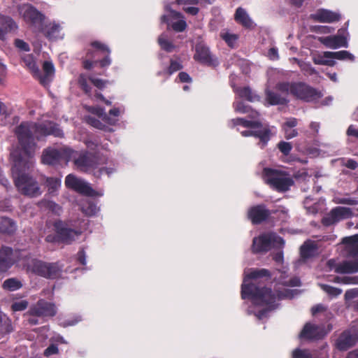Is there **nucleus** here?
Here are the masks:
<instances>
[{"mask_svg": "<svg viewBox=\"0 0 358 358\" xmlns=\"http://www.w3.org/2000/svg\"><path fill=\"white\" fill-rule=\"evenodd\" d=\"M14 133L24 155L29 158H23L21 150L17 148L10 152L15 185L20 194L31 198L37 197L42 193L38 182L26 172L34 164L31 158L38 149L36 141H43L49 135L63 137L64 133L56 123L48 120L39 122H22L15 127Z\"/></svg>", "mask_w": 358, "mask_h": 358, "instance_id": "1", "label": "nucleus"}, {"mask_svg": "<svg viewBox=\"0 0 358 358\" xmlns=\"http://www.w3.org/2000/svg\"><path fill=\"white\" fill-rule=\"evenodd\" d=\"M270 276L269 271L266 268L251 271L244 278L241 287L242 298L250 297L255 303L271 306L275 301V295L271 289L266 287L260 288L254 282L246 284L249 279L256 280L262 277L270 278Z\"/></svg>", "mask_w": 358, "mask_h": 358, "instance_id": "2", "label": "nucleus"}, {"mask_svg": "<svg viewBox=\"0 0 358 358\" xmlns=\"http://www.w3.org/2000/svg\"><path fill=\"white\" fill-rule=\"evenodd\" d=\"M276 89L308 102L315 101L322 96L320 91L303 82L279 83L276 85Z\"/></svg>", "mask_w": 358, "mask_h": 358, "instance_id": "3", "label": "nucleus"}, {"mask_svg": "<svg viewBox=\"0 0 358 358\" xmlns=\"http://www.w3.org/2000/svg\"><path fill=\"white\" fill-rule=\"evenodd\" d=\"M265 180L271 187L278 192H286L294 185L289 176L277 170L265 169Z\"/></svg>", "mask_w": 358, "mask_h": 358, "instance_id": "4", "label": "nucleus"}, {"mask_svg": "<svg viewBox=\"0 0 358 358\" xmlns=\"http://www.w3.org/2000/svg\"><path fill=\"white\" fill-rule=\"evenodd\" d=\"M27 270L46 278H56L60 275L61 268L56 263H47L31 259L27 262Z\"/></svg>", "mask_w": 358, "mask_h": 358, "instance_id": "5", "label": "nucleus"}, {"mask_svg": "<svg viewBox=\"0 0 358 358\" xmlns=\"http://www.w3.org/2000/svg\"><path fill=\"white\" fill-rule=\"evenodd\" d=\"M284 240L274 233L264 234L253 239L252 250L254 252H267L272 248H282Z\"/></svg>", "mask_w": 358, "mask_h": 358, "instance_id": "6", "label": "nucleus"}, {"mask_svg": "<svg viewBox=\"0 0 358 358\" xmlns=\"http://www.w3.org/2000/svg\"><path fill=\"white\" fill-rule=\"evenodd\" d=\"M74 151L64 147L60 149L48 148L43 150L41 161L43 164L53 165L64 160L68 162L71 159V155Z\"/></svg>", "mask_w": 358, "mask_h": 358, "instance_id": "7", "label": "nucleus"}, {"mask_svg": "<svg viewBox=\"0 0 358 358\" xmlns=\"http://www.w3.org/2000/svg\"><path fill=\"white\" fill-rule=\"evenodd\" d=\"M18 10L27 23L29 24L37 31L42 29L45 16L34 7L29 4H24L19 6Z\"/></svg>", "mask_w": 358, "mask_h": 358, "instance_id": "8", "label": "nucleus"}, {"mask_svg": "<svg viewBox=\"0 0 358 358\" xmlns=\"http://www.w3.org/2000/svg\"><path fill=\"white\" fill-rule=\"evenodd\" d=\"M74 164L77 169L82 172H89L94 170L96 167L95 157L88 152H75L71 155Z\"/></svg>", "mask_w": 358, "mask_h": 358, "instance_id": "9", "label": "nucleus"}, {"mask_svg": "<svg viewBox=\"0 0 358 358\" xmlns=\"http://www.w3.org/2000/svg\"><path fill=\"white\" fill-rule=\"evenodd\" d=\"M65 185L67 187L86 196L97 195L87 182L73 174H69L66 177Z\"/></svg>", "mask_w": 358, "mask_h": 358, "instance_id": "10", "label": "nucleus"}, {"mask_svg": "<svg viewBox=\"0 0 358 358\" xmlns=\"http://www.w3.org/2000/svg\"><path fill=\"white\" fill-rule=\"evenodd\" d=\"M353 216L352 209L347 207L337 206L332 208L322 220L324 226H331L341 220H345Z\"/></svg>", "mask_w": 358, "mask_h": 358, "instance_id": "11", "label": "nucleus"}, {"mask_svg": "<svg viewBox=\"0 0 358 358\" xmlns=\"http://www.w3.org/2000/svg\"><path fill=\"white\" fill-rule=\"evenodd\" d=\"M194 58L209 66H217L219 64L217 58L211 54L209 48L201 43L196 45Z\"/></svg>", "mask_w": 358, "mask_h": 358, "instance_id": "12", "label": "nucleus"}, {"mask_svg": "<svg viewBox=\"0 0 358 358\" xmlns=\"http://www.w3.org/2000/svg\"><path fill=\"white\" fill-rule=\"evenodd\" d=\"M55 228L58 234L59 240L64 243L70 244L78 238L81 232L75 231L66 227L62 222H57L55 224Z\"/></svg>", "mask_w": 358, "mask_h": 358, "instance_id": "13", "label": "nucleus"}, {"mask_svg": "<svg viewBox=\"0 0 358 358\" xmlns=\"http://www.w3.org/2000/svg\"><path fill=\"white\" fill-rule=\"evenodd\" d=\"M29 313L36 316L52 317L56 314L57 309L54 303L40 300L29 310Z\"/></svg>", "mask_w": 358, "mask_h": 358, "instance_id": "14", "label": "nucleus"}, {"mask_svg": "<svg viewBox=\"0 0 358 358\" xmlns=\"http://www.w3.org/2000/svg\"><path fill=\"white\" fill-rule=\"evenodd\" d=\"M324 336V331L322 327L307 323L300 334V338L308 340H317Z\"/></svg>", "mask_w": 358, "mask_h": 358, "instance_id": "15", "label": "nucleus"}, {"mask_svg": "<svg viewBox=\"0 0 358 358\" xmlns=\"http://www.w3.org/2000/svg\"><path fill=\"white\" fill-rule=\"evenodd\" d=\"M310 18L316 22L322 23H331L341 19L339 13L327 9H319L310 15Z\"/></svg>", "mask_w": 358, "mask_h": 358, "instance_id": "16", "label": "nucleus"}, {"mask_svg": "<svg viewBox=\"0 0 358 358\" xmlns=\"http://www.w3.org/2000/svg\"><path fill=\"white\" fill-rule=\"evenodd\" d=\"M270 214V211L264 205H257L248 210V215L253 224H259L266 220Z\"/></svg>", "mask_w": 358, "mask_h": 358, "instance_id": "17", "label": "nucleus"}, {"mask_svg": "<svg viewBox=\"0 0 358 358\" xmlns=\"http://www.w3.org/2000/svg\"><path fill=\"white\" fill-rule=\"evenodd\" d=\"M358 341V336L349 331L341 334L336 341V347L338 350L345 351L352 347Z\"/></svg>", "mask_w": 358, "mask_h": 358, "instance_id": "18", "label": "nucleus"}, {"mask_svg": "<svg viewBox=\"0 0 358 358\" xmlns=\"http://www.w3.org/2000/svg\"><path fill=\"white\" fill-rule=\"evenodd\" d=\"M318 41L327 48L336 49L340 47H348L346 38L341 35L320 37Z\"/></svg>", "mask_w": 358, "mask_h": 358, "instance_id": "19", "label": "nucleus"}, {"mask_svg": "<svg viewBox=\"0 0 358 358\" xmlns=\"http://www.w3.org/2000/svg\"><path fill=\"white\" fill-rule=\"evenodd\" d=\"M13 249L3 246L0 250V273L6 271L14 263Z\"/></svg>", "mask_w": 358, "mask_h": 358, "instance_id": "20", "label": "nucleus"}, {"mask_svg": "<svg viewBox=\"0 0 358 358\" xmlns=\"http://www.w3.org/2000/svg\"><path fill=\"white\" fill-rule=\"evenodd\" d=\"M44 75L42 76L38 71V76H35L40 83L43 85H48L53 78L55 74V68L52 62L46 61L43 64Z\"/></svg>", "mask_w": 358, "mask_h": 358, "instance_id": "21", "label": "nucleus"}, {"mask_svg": "<svg viewBox=\"0 0 358 358\" xmlns=\"http://www.w3.org/2000/svg\"><path fill=\"white\" fill-rule=\"evenodd\" d=\"M38 31L43 32L44 35L49 39H57L61 38L60 31L61 27L59 24L55 22L49 23L45 27L42 24V29H38Z\"/></svg>", "mask_w": 358, "mask_h": 358, "instance_id": "22", "label": "nucleus"}, {"mask_svg": "<svg viewBox=\"0 0 358 358\" xmlns=\"http://www.w3.org/2000/svg\"><path fill=\"white\" fill-rule=\"evenodd\" d=\"M334 271L337 273H353L358 272V259L345 261L336 266Z\"/></svg>", "mask_w": 358, "mask_h": 358, "instance_id": "23", "label": "nucleus"}, {"mask_svg": "<svg viewBox=\"0 0 358 358\" xmlns=\"http://www.w3.org/2000/svg\"><path fill=\"white\" fill-rule=\"evenodd\" d=\"M243 136H254L260 139L262 145L264 146L270 139L271 131L267 128L259 129L257 131H243L241 132Z\"/></svg>", "mask_w": 358, "mask_h": 358, "instance_id": "24", "label": "nucleus"}, {"mask_svg": "<svg viewBox=\"0 0 358 358\" xmlns=\"http://www.w3.org/2000/svg\"><path fill=\"white\" fill-rule=\"evenodd\" d=\"M343 243L345 244L346 251L349 255H358V234L344 238Z\"/></svg>", "mask_w": 358, "mask_h": 358, "instance_id": "25", "label": "nucleus"}, {"mask_svg": "<svg viewBox=\"0 0 358 358\" xmlns=\"http://www.w3.org/2000/svg\"><path fill=\"white\" fill-rule=\"evenodd\" d=\"M327 53H332V52H323L322 54H314L312 56V59L314 64L317 65H326L329 66H334L336 64L335 60H333V57L327 55Z\"/></svg>", "mask_w": 358, "mask_h": 358, "instance_id": "26", "label": "nucleus"}, {"mask_svg": "<svg viewBox=\"0 0 358 358\" xmlns=\"http://www.w3.org/2000/svg\"><path fill=\"white\" fill-rule=\"evenodd\" d=\"M317 245L313 241H308L300 248L301 256L303 259H308L315 256L317 252Z\"/></svg>", "mask_w": 358, "mask_h": 358, "instance_id": "27", "label": "nucleus"}, {"mask_svg": "<svg viewBox=\"0 0 358 358\" xmlns=\"http://www.w3.org/2000/svg\"><path fill=\"white\" fill-rule=\"evenodd\" d=\"M234 19L237 22L246 28H250L252 27L253 22L252 20L249 17L245 10L241 7H238L236 9L234 15Z\"/></svg>", "mask_w": 358, "mask_h": 358, "instance_id": "28", "label": "nucleus"}, {"mask_svg": "<svg viewBox=\"0 0 358 358\" xmlns=\"http://www.w3.org/2000/svg\"><path fill=\"white\" fill-rule=\"evenodd\" d=\"M16 28L15 23L9 17L0 16V39H3L5 34Z\"/></svg>", "mask_w": 358, "mask_h": 358, "instance_id": "29", "label": "nucleus"}, {"mask_svg": "<svg viewBox=\"0 0 358 358\" xmlns=\"http://www.w3.org/2000/svg\"><path fill=\"white\" fill-rule=\"evenodd\" d=\"M15 230L16 224L12 220L6 217H0V231L1 233L10 234Z\"/></svg>", "mask_w": 358, "mask_h": 358, "instance_id": "30", "label": "nucleus"}, {"mask_svg": "<svg viewBox=\"0 0 358 358\" xmlns=\"http://www.w3.org/2000/svg\"><path fill=\"white\" fill-rule=\"evenodd\" d=\"M229 124L231 127L239 124H241L246 128H260L262 127V124L259 121L246 120L241 117L231 120Z\"/></svg>", "mask_w": 358, "mask_h": 358, "instance_id": "31", "label": "nucleus"}, {"mask_svg": "<svg viewBox=\"0 0 358 358\" xmlns=\"http://www.w3.org/2000/svg\"><path fill=\"white\" fill-rule=\"evenodd\" d=\"M234 108L236 112L249 113V116L252 119L257 118L259 115L257 111L252 110L250 106L245 105L242 101L234 102Z\"/></svg>", "mask_w": 358, "mask_h": 358, "instance_id": "32", "label": "nucleus"}, {"mask_svg": "<svg viewBox=\"0 0 358 358\" xmlns=\"http://www.w3.org/2000/svg\"><path fill=\"white\" fill-rule=\"evenodd\" d=\"M92 45L97 50L101 51L103 54H106L104 59L100 61V64L102 67L108 66L110 64V59L109 57L110 50L104 44L100 42L95 41L92 43Z\"/></svg>", "mask_w": 358, "mask_h": 358, "instance_id": "33", "label": "nucleus"}, {"mask_svg": "<svg viewBox=\"0 0 358 358\" xmlns=\"http://www.w3.org/2000/svg\"><path fill=\"white\" fill-rule=\"evenodd\" d=\"M266 97L267 101L271 105L285 104L288 101V100L286 98L282 97L278 93L273 92L270 90L266 91Z\"/></svg>", "mask_w": 358, "mask_h": 358, "instance_id": "34", "label": "nucleus"}, {"mask_svg": "<svg viewBox=\"0 0 358 358\" xmlns=\"http://www.w3.org/2000/svg\"><path fill=\"white\" fill-rule=\"evenodd\" d=\"M81 211L87 216H93L99 211V208L91 201L85 200L80 203Z\"/></svg>", "mask_w": 358, "mask_h": 358, "instance_id": "35", "label": "nucleus"}, {"mask_svg": "<svg viewBox=\"0 0 358 358\" xmlns=\"http://www.w3.org/2000/svg\"><path fill=\"white\" fill-rule=\"evenodd\" d=\"M87 110L89 112H91L92 113L98 115L99 117H101L103 120L110 124H113L115 121V120L108 117V115L105 113L104 110L101 108L88 106L87 107Z\"/></svg>", "mask_w": 358, "mask_h": 358, "instance_id": "36", "label": "nucleus"}, {"mask_svg": "<svg viewBox=\"0 0 358 358\" xmlns=\"http://www.w3.org/2000/svg\"><path fill=\"white\" fill-rule=\"evenodd\" d=\"M238 96L244 98L250 102L259 100V96L253 94L251 89L249 87H243L237 90Z\"/></svg>", "mask_w": 358, "mask_h": 358, "instance_id": "37", "label": "nucleus"}, {"mask_svg": "<svg viewBox=\"0 0 358 358\" xmlns=\"http://www.w3.org/2000/svg\"><path fill=\"white\" fill-rule=\"evenodd\" d=\"M327 55L333 57V60H350L354 61L355 57L350 52L347 50H341L338 52H332V53H327Z\"/></svg>", "mask_w": 358, "mask_h": 358, "instance_id": "38", "label": "nucleus"}, {"mask_svg": "<svg viewBox=\"0 0 358 358\" xmlns=\"http://www.w3.org/2000/svg\"><path fill=\"white\" fill-rule=\"evenodd\" d=\"M2 287L6 290L15 291L22 287V283L15 278H9L3 282Z\"/></svg>", "mask_w": 358, "mask_h": 358, "instance_id": "39", "label": "nucleus"}, {"mask_svg": "<svg viewBox=\"0 0 358 358\" xmlns=\"http://www.w3.org/2000/svg\"><path fill=\"white\" fill-rule=\"evenodd\" d=\"M320 287L331 297H336L342 293V289L329 285L320 283Z\"/></svg>", "mask_w": 358, "mask_h": 358, "instance_id": "40", "label": "nucleus"}, {"mask_svg": "<svg viewBox=\"0 0 358 358\" xmlns=\"http://www.w3.org/2000/svg\"><path fill=\"white\" fill-rule=\"evenodd\" d=\"M23 62L32 72L34 76H38V68L36 66L35 61L31 55H28L24 57Z\"/></svg>", "mask_w": 358, "mask_h": 358, "instance_id": "41", "label": "nucleus"}, {"mask_svg": "<svg viewBox=\"0 0 358 358\" xmlns=\"http://www.w3.org/2000/svg\"><path fill=\"white\" fill-rule=\"evenodd\" d=\"M158 43L161 48L167 52H172L175 48V46L169 41L165 34H162L159 37Z\"/></svg>", "mask_w": 358, "mask_h": 358, "instance_id": "42", "label": "nucleus"}, {"mask_svg": "<svg viewBox=\"0 0 358 358\" xmlns=\"http://www.w3.org/2000/svg\"><path fill=\"white\" fill-rule=\"evenodd\" d=\"M220 37L228 44L231 48H234L238 36L236 34L229 33L227 31H222L220 33Z\"/></svg>", "mask_w": 358, "mask_h": 358, "instance_id": "43", "label": "nucleus"}, {"mask_svg": "<svg viewBox=\"0 0 358 358\" xmlns=\"http://www.w3.org/2000/svg\"><path fill=\"white\" fill-rule=\"evenodd\" d=\"M297 63L301 68V70L303 72L305 75L311 76L314 74H317V71L311 66L310 64L301 62L299 60H297Z\"/></svg>", "mask_w": 358, "mask_h": 358, "instance_id": "44", "label": "nucleus"}, {"mask_svg": "<svg viewBox=\"0 0 358 358\" xmlns=\"http://www.w3.org/2000/svg\"><path fill=\"white\" fill-rule=\"evenodd\" d=\"M333 201L336 204H347L350 206L358 204V201L357 199L350 197L336 196L334 198Z\"/></svg>", "mask_w": 358, "mask_h": 358, "instance_id": "45", "label": "nucleus"}, {"mask_svg": "<svg viewBox=\"0 0 358 358\" xmlns=\"http://www.w3.org/2000/svg\"><path fill=\"white\" fill-rule=\"evenodd\" d=\"M78 83H79L80 87L82 88V90L85 92V93L86 94H87V96L91 98L92 97L91 88L87 84V78L85 75L81 74L79 76Z\"/></svg>", "mask_w": 358, "mask_h": 358, "instance_id": "46", "label": "nucleus"}, {"mask_svg": "<svg viewBox=\"0 0 358 358\" xmlns=\"http://www.w3.org/2000/svg\"><path fill=\"white\" fill-rule=\"evenodd\" d=\"M60 180L55 178H48L46 179V185L49 188V190L54 192L60 186Z\"/></svg>", "mask_w": 358, "mask_h": 358, "instance_id": "47", "label": "nucleus"}, {"mask_svg": "<svg viewBox=\"0 0 358 358\" xmlns=\"http://www.w3.org/2000/svg\"><path fill=\"white\" fill-rule=\"evenodd\" d=\"M278 148L283 155H288L292 149V145L289 142L280 141L278 144Z\"/></svg>", "mask_w": 358, "mask_h": 358, "instance_id": "48", "label": "nucleus"}, {"mask_svg": "<svg viewBox=\"0 0 358 358\" xmlns=\"http://www.w3.org/2000/svg\"><path fill=\"white\" fill-rule=\"evenodd\" d=\"M28 306V302L26 300H21L14 302L11 305L13 311H22L25 310Z\"/></svg>", "mask_w": 358, "mask_h": 358, "instance_id": "49", "label": "nucleus"}, {"mask_svg": "<svg viewBox=\"0 0 358 358\" xmlns=\"http://www.w3.org/2000/svg\"><path fill=\"white\" fill-rule=\"evenodd\" d=\"M293 358H312L308 350H301L296 349L292 352Z\"/></svg>", "mask_w": 358, "mask_h": 358, "instance_id": "50", "label": "nucleus"}, {"mask_svg": "<svg viewBox=\"0 0 358 358\" xmlns=\"http://www.w3.org/2000/svg\"><path fill=\"white\" fill-rule=\"evenodd\" d=\"M282 283L289 287H299L301 285V280L298 277H294L289 280H282Z\"/></svg>", "mask_w": 358, "mask_h": 358, "instance_id": "51", "label": "nucleus"}, {"mask_svg": "<svg viewBox=\"0 0 358 358\" xmlns=\"http://www.w3.org/2000/svg\"><path fill=\"white\" fill-rule=\"evenodd\" d=\"M282 129L285 131V137L286 139L293 138L294 137H296L299 134L296 129H292L285 128V127H283Z\"/></svg>", "mask_w": 358, "mask_h": 358, "instance_id": "52", "label": "nucleus"}, {"mask_svg": "<svg viewBox=\"0 0 358 358\" xmlns=\"http://www.w3.org/2000/svg\"><path fill=\"white\" fill-rule=\"evenodd\" d=\"M309 127L311 130V134L310 135L313 136V137H316L319 133V130H320V124L319 122H311L310 125H309Z\"/></svg>", "mask_w": 358, "mask_h": 358, "instance_id": "53", "label": "nucleus"}, {"mask_svg": "<svg viewBox=\"0 0 358 358\" xmlns=\"http://www.w3.org/2000/svg\"><path fill=\"white\" fill-rule=\"evenodd\" d=\"M358 296V288L347 290L345 294V299L346 301L355 299Z\"/></svg>", "mask_w": 358, "mask_h": 358, "instance_id": "54", "label": "nucleus"}, {"mask_svg": "<svg viewBox=\"0 0 358 358\" xmlns=\"http://www.w3.org/2000/svg\"><path fill=\"white\" fill-rule=\"evenodd\" d=\"M113 172V169L111 168H101L98 171L94 172V175L99 178L103 174H106L107 176H110Z\"/></svg>", "mask_w": 358, "mask_h": 358, "instance_id": "55", "label": "nucleus"}, {"mask_svg": "<svg viewBox=\"0 0 358 358\" xmlns=\"http://www.w3.org/2000/svg\"><path fill=\"white\" fill-rule=\"evenodd\" d=\"M342 284L358 285V276H345L342 280Z\"/></svg>", "mask_w": 358, "mask_h": 358, "instance_id": "56", "label": "nucleus"}, {"mask_svg": "<svg viewBox=\"0 0 358 358\" xmlns=\"http://www.w3.org/2000/svg\"><path fill=\"white\" fill-rule=\"evenodd\" d=\"M297 124H298L297 119H296L295 117H290V118L287 119L286 122L282 125V128L285 127V128L292 129V128L295 127L297 125Z\"/></svg>", "mask_w": 358, "mask_h": 358, "instance_id": "57", "label": "nucleus"}, {"mask_svg": "<svg viewBox=\"0 0 358 358\" xmlns=\"http://www.w3.org/2000/svg\"><path fill=\"white\" fill-rule=\"evenodd\" d=\"M90 80L92 84H94V85L99 89L103 88L106 83V81L94 77H90Z\"/></svg>", "mask_w": 358, "mask_h": 358, "instance_id": "58", "label": "nucleus"}, {"mask_svg": "<svg viewBox=\"0 0 358 358\" xmlns=\"http://www.w3.org/2000/svg\"><path fill=\"white\" fill-rule=\"evenodd\" d=\"M315 30L320 34H329L333 32L334 29L329 26H318Z\"/></svg>", "mask_w": 358, "mask_h": 358, "instance_id": "59", "label": "nucleus"}, {"mask_svg": "<svg viewBox=\"0 0 358 358\" xmlns=\"http://www.w3.org/2000/svg\"><path fill=\"white\" fill-rule=\"evenodd\" d=\"M58 352V348L57 346L52 345L46 348L44 351V355L48 357L52 355L57 354Z\"/></svg>", "mask_w": 358, "mask_h": 358, "instance_id": "60", "label": "nucleus"}, {"mask_svg": "<svg viewBox=\"0 0 358 358\" xmlns=\"http://www.w3.org/2000/svg\"><path fill=\"white\" fill-rule=\"evenodd\" d=\"M15 45L20 50H22L24 51L29 50L28 44L22 40L17 39L15 41Z\"/></svg>", "mask_w": 358, "mask_h": 358, "instance_id": "61", "label": "nucleus"}, {"mask_svg": "<svg viewBox=\"0 0 358 358\" xmlns=\"http://www.w3.org/2000/svg\"><path fill=\"white\" fill-rule=\"evenodd\" d=\"M344 166L352 170H355L358 167V163L352 159H349L344 164Z\"/></svg>", "mask_w": 358, "mask_h": 358, "instance_id": "62", "label": "nucleus"}, {"mask_svg": "<svg viewBox=\"0 0 358 358\" xmlns=\"http://www.w3.org/2000/svg\"><path fill=\"white\" fill-rule=\"evenodd\" d=\"M348 136H355L358 138V129H356L353 125H350L346 132Z\"/></svg>", "mask_w": 358, "mask_h": 358, "instance_id": "63", "label": "nucleus"}, {"mask_svg": "<svg viewBox=\"0 0 358 358\" xmlns=\"http://www.w3.org/2000/svg\"><path fill=\"white\" fill-rule=\"evenodd\" d=\"M183 10L188 14L196 15L199 13V8L194 6L183 7Z\"/></svg>", "mask_w": 358, "mask_h": 358, "instance_id": "64", "label": "nucleus"}]
</instances>
